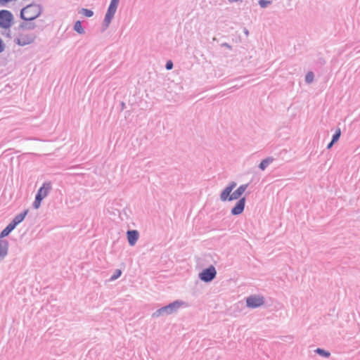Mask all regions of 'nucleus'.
<instances>
[{
  "label": "nucleus",
  "mask_w": 360,
  "mask_h": 360,
  "mask_svg": "<svg viewBox=\"0 0 360 360\" xmlns=\"http://www.w3.org/2000/svg\"><path fill=\"white\" fill-rule=\"evenodd\" d=\"M43 10L41 4L32 3L20 10V18L24 21H32L41 15Z\"/></svg>",
  "instance_id": "f257e3e1"
},
{
  "label": "nucleus",
  "mask_w": 360,
  "mask_h": 360,
  "mask_svg": "<svg viewBox=\"0 0 360 360\" xmlns=\"http://www.w3.org/2000/svg\"><path fill=\"white\" fill-rule=\"evenodd\" d=\"M184 305H186V302L182 300H176L167 305L160 307L154 311L151 316L152 318L155 319L160 316L172 314L176 312L179 308Z\"/></svg>",
  "instance_id": "f03ea898"
},
{
  "label": "nucleus",
  "mask_w": 360,
  "mask_h": 360,
  "mask_svg": "<svg viewBox=\"0 0 360 360\" xmlns=\"http://www.w3.org/2000/svg\"><path fill=\"white\" fill-rule=\"evenodd\" d=\"M120 0H111L110 5L108 8L107 12L105 15L104 20L102 23L101 32L105 31L110 26L112 20L116 13L119 5Z\"/></svg>",
  "instance_id": "7ed1b4c3"
},
{
  "label": "nucleus",
  "mask_w": 360,
  "mask_h": 360,
  "mask_svg": "<svg viewBox=\"0 0 360 360\" xmlns=\"http://www.w3.org/2000/svg\"><path fill=\"white\" fill-rule=\"evenodd\" d=\"M13 15L8 10L0 11V27L2 29H10L13 23Z\"/></svg>",
  "instance_id": "20e7f679"
},
{
  "label": "nucleus",
  "mask_w": 360,
  "mask_h": 360,
  "mask_svg": "<svg viewBox=\"0 0 360 360\" xmlns=\"http://www.w3.org/2000/svg\"><path fill=\"white\" fill-rule=\"evenodd\" d=\"M216 276L217 271L215 267L213 265H210L199 273L198 278L205 283H210L215 278Z\"/></svg>",
  "instance_id": "39448f33"
},
{
  "label": "nucleus",
  "mask_w": 360,
  "mask_h": 360,
  "mask_svg": "<svg viewBox=\"0 0 360 360\" xmlns=\"http://www.w3.org/2000/svg\"><path fill=\"white\" fill-rule=\"evenodd\" d=\"M246 307L256 309L264 304V297L259 295H251L245 298Z\"/></svg>",
  "instance_id": "423d86ee"
},
{
  "label": "nucleus",
  "mask_w": 360,
  "mask_h": 360,
  "mask_svg": "<svg viewBox=\"0 0 360 360\" xmlns=\"http://www.w3.org/2000/svg\"><path fill=\"white\" fill-rule=\"evenodd\" d=\"M36 39L34 34H20L19 37L14 39L15 44L20 46H24L32 44Z\"/></svg>",
  "instance_id": "0eeeda50"
},
{
  "label": "nucleus",
  "mask_w": 360,
  "mask_h": 360,
  "mask_svg": "<svg viewBox=\"0 0 360 360\" xmlns=\"http://www.w3.org/2000/svg\"><path fill=\"white\" fill-rule=\"evenodd\" d=\"M237 200L238 201L236 202L235 205L231 210V213L233 216H238L241 214L243 212L245 207V196Z\"/></svg>",
  "instance_id": "6e6552de"
},
{
  "label": "nucleus",
  "mask_w": 360,
  "mask_h": 360,
  "mask_svg": "<svg viewBox=\"0 0 360 360\" xmlns=\"http://www.w3.org/2000/svg\"><path fill=\"white\" fill-rule=\"evenodd\" d=\"M52 189L51 181H45L42 186L38 189L35 196L44 200Z\"/></svg>",
  "instance_id": "1a4fd4ad"
},
{
  "label": "nucleus",
  "mask_w": 360,
  "mask_h": 360,
  "mask_svg": "<svg viewBox=\"0 0 360 360\" xmlns=\"http://www.w3.org/2000/svg\"><path fill=\"white\" fill-rule=\"evenodd\" d=\"M236 183L235 181H231L221 192L219 198L222 202H226L230 197V195L232 193L233 190L236 186Z\"/></svg>",
  "instance_id": "9d476101"
},
{
  "label": "nucleus",
  "mask_w": 360,
  "mask_h": 360,
  "mask_svg": "<svg viewBox=\"0 0 360 360\" xmlns=\"http://www.w3.org/2000/svg\"><path fill=\"white\" fill-rule=\"evenodd\" d=\"M249 184H242L240 185L236 191L232 192V193L230 195V197L229 198V200L227 201L231 202L234 200L240 199L242 197V195L245 193L246 189L248 187Z\"/></svg>",
  "instance_id": "9b49d317"
},
{
  "label": "nucleus",
  "mask_w": 360,
  "mask_h": 360,
  "mask_svg": "<svg viewBox=\"0 0 360 360\" xmlns=\"http://www.w3.org/2000/svg\"><path fill=\"white\" fill-rule=\"evenodd\" d=\"M139 238V232L137 230L132 229L127 231V238L130 246H134Z\"/></svg>",
  "instance_id": "f8f14e48"
},
{
  "label": "nucleus",
  "mask_w": 360,
  "mask_h": 360,
  "mask_svg": "<svg viewBox=\"0 0 360 360\" xmlns=\"http://www.w3.org/2000/svg\"><path fill=\"white\" fill-rule=\"evenodd\" d=\"M8 252V241L7 240H0V262L6 257Z\"/></svg>",
  "instance_id": "ddd939ff"
},
{
  "label": "nucleus",
  "mask_w": 360,
  "mask_h": 360,
  "mask_svg": "<svg viewBox=\"0 0 360 360\" xmlns=\"http://www.w3.org/2000/svg\"><path fill=\"white\" fill-rule=\"evenodd\" d=\"M28 212V210H25L23 212L15 216V217L12 219L11 221L17 226L25 219Z\"/></svg>",
  "instance_id": "4468645a"
},
{
  "label": "nucleus",
  "mask_w": 360,
  "mask_h": 360,
  "mask_svg": "<svg viewBox=\"0 0 360 360\" xmlns=\"http://www.w3.org/2000/svg\"><path fill=\"white\" fill-rule=\"evenodd\" d=\"M37 25L34 22L30 21V22H22L18 26V30H32L36 28Z\"/></svg>",
  "instance_id": "2eb2a0df"
},
{
  "label": "nucleus",
  "mask_w": 360,
  "mask_h": 360,
  "mask_svg": "<svg viewBox=\"0 0 360 360\" xmlns=\"http://www.w3.org/2000/svg\"><path fill=\"white\" fill-rule=\"evenodd\" d=\"M274 160V158L273 157H267L266 158L262 160L259 165H258V167L264 171L266 169V167L273 162Z\"/></svg>",
  "instance_id": "dca6fc26"
},
{
  "label": "nucleus",
  "mask_w": 360,
  "mask_h": 360,
  "mask_svg": "<svg viewBox=\"0 0 360 360\" xmlns=\"http://www.w3.org/2000/svg\"><path fill=\"white\" fill-rule=\"evenodd\" d=\"M73 30L76 32H77L78 34H80L84 33V30L82 27V22L80 20H77L75 22L74 27H73Z\"/></svg>",
  "instance_id": "f3484780"
},
{
  "label": "nucleus",
  "mask_w": 360,
  "mask_h": 360,
  "mask_svg": "<svg viewBox=\"0 0 360 360\" xmlns=\"http://www.w3.org/2000/svg\"><path fill=\"white\" fill-rule=\"evenodd\" d=\"M315 352L324 358H328L330 356V353L328 351L322 348H317Z\"/></svg>",
  "instance_id": "a211bd4d"
},
{
  "label": "nucleus",
  "mask_w": 360,
  "mask_h": 360,
  "mask_svg": "<svg viewBox=\"0 0 360 360\" xmlns=\"http://www.w3.org/2000/svg\"><path fill=\"white\" fill-rule=\"evenodd\" d=\"M79 13L87 18H90L94 15V11L88 8H82Z\"/></svg>",
  "instance_id": "6ab92c4d"
},
{
  "label": "nucleus",
  "mask_w": 360,
  "mask_h": 360,
  "mask_svg": "<svg viewBox=\"0 0 360 360\" xmlns=\"http://www.w3.org/2000/svg\"><path fill=\"white\" fill-rule=\"evenodd\" d=\"M340 136H341V130L340 128H338L335 133L333 134V135L332 136V139L331 140H333V143H337L340 138Z\"/></svg>",
  "instance_id": "aec40b11"
},
{
  "label": "nucleus",
  "mask_w": 360,
  "mask_h": 360,
  "mask_svg": "<svg viewBox=\"0 0 360 360\" xmlns=\"http://www.w3.org/2000/svg\"><path fill=\"white\" fill-rule=\"evenodd\" d=\"M314 79V74L313 72L309 71L305 75V82L307 84H311Z\"/></svg>",
  "instance_id": "412c9836"
},
{
  "label": "nucleus",
  "mask_w": 360,
  "mask_h": 360,
  "mask_svg": "<svg viewBox=\"0 0 360 360\" xmlns=\"http://www.w3.org/2000/svg\"><path fill=\"white\" fill-rule=\"evenodd\" d=\"M122 270L121 269H116L114 273L112 274V275L110 276V281H115L116 279H117L118 278H120L122 275Z\"/></svg>",
  "instance_id": "4be33fe9"
},
{
  "label": "nucleus",
  "mask_w": 360,
  "mask_h": 360,
  "mask_svg": "<svg viewBox=\"0 0 360 360\" xmlns=\"http://www.w3.org/2000/svg\"><path fill=\"white\" fill-rule=\"evenodd\" d=\"M12 231L8 227H5L0 233V240L8 236Z\"/></svg>",
  "instance_id": "5701e85b"
},
{
  "label": "nucleus",
  "mask_w": 360,
  "mask_h": 360,
  "mask_svg": "<svg viewBox=\"0 0 360 360\" xmlns=\"http://www.w3.org/2000/svg\"><path fill=\"white\" fill-rule=\"evenodd\" d=\"M42 199L41 198H39L38 197H36L34 198V200L32 203V207L34 208V209H39L41 206V202H42Z\"/></svg>",
  "instance_id": "b1692460"
},
{
  "label": "nucleus",
  "mask_w": 360,
  "mask_h": 360,
  "mask_svg": "<svg viewBox=\"0 0 360 360\" xmlns=\"http://www.w3.org/2000/svg\"><path fill=\"white\" fill-rule=\"evenodd\" d=\"M271 4V1L268 0H259V5L261 6V8H266L269 4Z\"/></svg>",
  "instance_id": "393cba45"
},
{
  "label": "nucleus",
  "mask_w": 360,
  "mask_h": 360,
  "mask_svg": "<svg viewBox=\"0 0 360 360\" xmlns=\"http://www.w3.org/2000/svg\"><path fill=\"white\" fill-rule=\"evenodd\" d=\"M173 66H174V65H173V63L172 60H169L167 61L166 65H165V68L167 70H172L173 68Z\"/></svg>",
  "instance_id": "a878e982"
},
{
  "label": "nucleus",
  "mask_w": 360,
  "mask_h": 360,
  "mask_svg": "<svg viewBox=\"0 0 360 360\" xmlns=\"http://www.w3.org/2000/svg\"><path fill=\"white\" fill-rule=\"evenodd\" d=\"M6 48V44H4L2 39L0 37V53L4 51Z\"/></svg>",
  "instance_id": "bb28decb"
},
{
  "label": "nucleus",
  "mask_w": 360,
  "mask_h": 360,
  "mask_svg": "<svg viewBox=\"0 0 360 360\" xmlns=\"http://www.w3.org/2000/svg\"><path fill=\"white\" fill-rule=\"evenodd\" d=\"M6 227H8V228L9 229V230H11V231H13L15 229L16 226H15V225L12 221H11V222H10V223L6 226Z\"/></svg>",
  "instance_id": "cd10ccee"
},
{
  "label": "nucleus",
  "mask_w": 360,
  "mask_h": 360,
  "mask_svg": "<svg viewBox=\"0 0 360 360\" xmlns=\"http://www.w3.org/2000/svg\"><path fill=\"white\" fill-rule=\"evenodd\" d=\"M335 143H333V140H331L330 142L327 145L326 148L327 149H330Z\"/></svg>",
  "instance_id": "c85d7f7f"
},
{
  "label": "nucleus",
  "mask_w": 360,
  "mask_h": 360,
  "mask_svg": "<svg viewBox=\"0 0 360 360\" xmlns=\"http://www.w3.org/2000/svg\"><path fill=\"white\" fill-rule=\"evenodd\" d=\"M221 46H224V47H226V48H227V49H231V45H229L228 43H226V42H225V43H223V44H221Z\"/></svg>",
  "instance_id": "c756f323"
},
{
  "label": "nucleus",
  "mask_w": 360,
  "mask_h": 360,
  "mask_svg": "<svg viewBox=\"0 0 360 360\" xmlns=\"http://www.w3.org/2000/svg\"><path fill=\"white\" fill-rule=\"evenodd\" d=\"M243 32H244V34H245L246 36H248V34H249V31H248V30L246 27H243Z\"/></svg>",
  "instance_id": "7c9ffc66"
},
{
  "label": "nucleus",
  "mask_w": 360,
  "mask_h": 360,
  "mask_svg": "<svg viewBox=\"0 0 360 360\" xmlns=\"http://www.w3.org/2000/svg\"><path fill=\"white\" fill-rule=\"evenodd\" d=\"M228 1L229 3H233V2H238V1L242 2V0H228Z\"/></svg>",
  "instance_id": "2f4dec72"
},
{
  "label": "nucleus",
  "mask_w": 360,
  "mask_h": 360,
  "mask_svg": "<svg viewBox=\"0 0 360 360\" xmlns=\"http://www.w3.org/2000/svg\"><path fill=\"white\" fill-rule=\"evenodd\" d=\"M8 31L6 32V35L7 37L11 38V31H10L9 29H8Z\"/></svg>",
  "instance_id": "473e14b6"
},
{
  "label": "nucleus",
  "mask_w": 360,
  "mask_h": 360,
  "mask_svg": "<svg viewBox=\"0 0 360 360\" xmlns=\"http://www.w3.org/2000/svg\"><path fill=\"white\" fill-rule=\"evenodd\" d=\"M321 63L324 64L325 63L324 60H321Z\"/></svg>",
  "instance_id": "72a5a7b5"
},
{
  "label": "nucleus",
  "mask_w": 360,
  "mask_h": 360,
  "mask_svg": "<svg viewBox=\"0 0 360 360\" xmlns=\"http://www.w3.org/2000/svg\"><path fill=\"white\" fill-rule=\"evenodd\" d=\"M124 103L122 102V107H124Z\"/></svg>",
  "instance_id": "f704fd0d"
}]
</instances>
